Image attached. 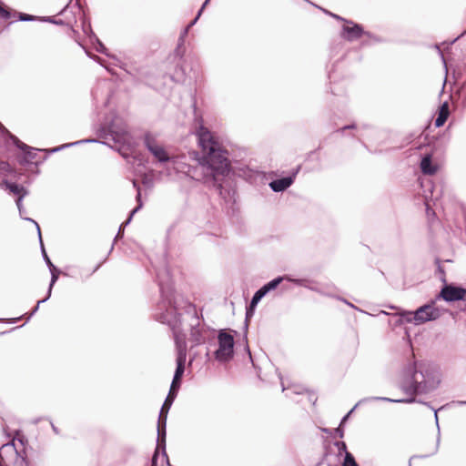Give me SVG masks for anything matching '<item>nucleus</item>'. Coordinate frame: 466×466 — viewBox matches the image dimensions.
Masks as SVG:
<instances>
[{"label":"nucleus","mask_w":466,"mask_h":466,"mask_svg":"<svg viewBox=\"0 0 466 466\" xmlns=\"http://www.w3.org/2000/svg\"><path fill=\"white\" fill-rule=\"evenodd\" d=\"M197 136L202 149V157L195 167L197 179L224 198L225 183L230 172L228 152L206 127H200Z\"/></svg>","instance_id":"nucleus-1"},{"label":"nucleus","mask_w":466,"mask_h":466,"mask_svg":"<svg viewBox=\"0 0 466 466\" xmlns=\"http://www.w3.org/2000/svg\"><path fill=\"white\" fill-rule=\"evenodd\" d=\"M440 381L439 376L429 364L416 361L406 367L401 389L410 396L406 400L414 399L415 402V395L434 390Z\"/></svg>","instance_id":"nucleus-2"},{"label":"nucleus","mask_w":466,"mask_h":466,"mask_svg":"<svg viewBox=\"0 0 466 466\" xmlns=\"http://www.w3.org/2000/svg\"><path fill=\"white\" fill-rule=\"evenodd\" d=\"M97 136L99 138L104 139V141L96 139V143L99 142L109 146L110 148H113V146H110L108 142L111 140L118 146L116 147V150H117L125 158L128 157L127 150L133 147V137L127 131L125 122L120 117L115 116L110 124L102 127L97 131Z\"/></svg>","instance_id":"nucleus-3"},{"label":"nucleus","mask_w":466,"mask_h":466,"mask_svg":"<svg viewBox=\"0 0 466 466\" xmlns=\"http://www.w3.org/2000/svg\"><path fill=\"white\" fill-rule=\"evenodd\" d=\"M156 274L162 297V301L158 305V309H165V312L157 315V319L161 323L175 328L180 322V319L179 314L173 305L171 299L168 271L167 269H157Z\"/></svg>","instance_id":"nucleus-4"},{"label":"nucleus","mask_w":466,"mask_h":466,"mask_svg":"<svg viewBox=\"0 0 466 466\" xmlns=\"http://www.w3.org/2000/svg\"><path fill=\"white\" fill-rule=\"evenodd\" d=\"M396 314L401 318L399 324L405 321L415 326L436 320L441 315V310L436 307V300H431L413 311L399 309Z\"/></svg>","instance_id":"nucleus-5"},{"label":"nucleus","mask_w":466,"mask_h":466,"mask_svg":"<svg viewBox=\"0 0 466 466\" xmlns=\"http://www.w3.org/2000/svg\"><path fill=\"white\" fill-rule=\"evenodd\" d=\"M218 348L215 351V358L220 362L228 361L234 355V338L226 330L221 329L218 335Z\"/></svg>","instance_id":"nucleus-6"},{"label":"nucleus","mask_w":466,"mask_h":466,"mask_svg":"<svg viewBox=\"0 0 466 466\" xmlns=\"http://www.w3.org/2000/svg\"><path fill=\"white\" fill-rule=\"evenodd\" d=\"M18 441L22 445L27 442V440L24 435L21 434L20 431H15V436L12 440L2 445V449L5 452H13L15 455V461L14 466H28V461L25 456H22L17 451L15 445V441Z\"/></svg>","instance_id":"nucleus-7"},{"label":"nucleus","mask_w":466,"mask_h":466,"mask_svg":"<svg viewBox=\"0 0 466 466\" xmlns=\"http://www.w3.org/2000/svg\"><path fill=\"white\" fill-rule=\"evenodd\" d=\"M171 407L162 405L161 410L159 411L158 420H157V449H162L164 455L166 453V427H167V413Z\"/></svg>","instance_id":"nucleus-8"},{"label":"nucleus","mask_w":466,"mask_h":466,"mask_svg":"<svg viewBox=\"0 0 466 466\" xmlns=\"http://www.w3.org/2000/svg\"><path fill=\"white\" fill-rule=\"evenodd\" d=\"M331 16L338 20H342L346 22V25H343L341 36L348 41H354L359 39L364 33L363 28L360 25L355 24L352 21H348L343 19L338 15L329 13Z\"/></svg>","instance_id":"nucleus-9"},{"label":"nucleus","mask_w":466,"mask_h":466,"mask_svg":"<svg viewBox=\"0 0 466 466\" xmlns=\"http://www.w3.org/2000/svg\"><path fill=\"white\" fill-rule=\"evenodd\" d=\"M466 295V289L461 287H457L452 284H445L441 289L440 294L438 295V299L441 298L447 302H454L459 300H463Z\"/></svg>","instance_id":"nucleus-10"},{"label":"nucleus","mask_w":466,"mask_h":466,"mask_svg":"<svg viewBox=\"0 0 466 466\" xmlns=\"http://www.w3.org/2000/svg\"><path fill=\"white\" fill-rule=\"evenodd\" d=\"M284 280H287L289 282H292V283H294V284H296L298 286H302V287H306L307 288V285H306L307 280L306 279H293V278H291L289 275H283V276H279V277L273 279L272 280L268 281V283L263 285L259 289L265 295H267L270 291L276 289Z\"/></svg>","instance_id":"nucleus-11"},{"label":"nucleus","mask_w":466,"mask_h":466,"mask_svg":"<svg viewBox=\"0 0 466 466\" xmlns=\"http://www.w3.org/2000/svg\"><path fill=\"white\" fill-rule=\"evenodd\" d=\"M175 342L177 348V376L179 375L181 370H185L187 360V343L184 338L175 335Z\"/></svg>","instance_id":"nucleus-12"},{"label":"nucleus","mask_w":466,"mask_h":466,"mask_svg":"<svg viewBox=\"0 0 466 466\" xmlns=\"http://www.w3.org/2000/svg\"><path fill=\"white\" fill-rule=\"evenodd\" d=\"M374 400H381V401H387V402H395V403H411V401H414V399L410 400H392L391 398L387 397H366L361 400H360L355 406L342 418L340 426L348 420L350 415L354 411L356 408H358L360 405L363 403H367L370 401Z\"/></svg>","instance_id":"nucleus-13"},{"label":"nucleus","mask_w":466,"mask_h":466,"mask_svg":"<svg viewBox=\"0 0 466 466\" xmlns=\"http://www.w3.org/2000/svg\"><path fill=\"white\" fill-rule=\"evenodd\" d=\"M184 371H185V370H181V372L179 373V375L177 376V370H175V374L173 377V380H172V383L170 386L169 392H168L163 405L169 406V407L172 406V404L177 397V394L178 392V390L180 388L181 379L184 374Z\"/></svg>","instance_id":"nucleus-14"},{"label":"nucleus","mask_w":466,"mask_h":466,"mask_svg":"<svg viewBox=\"0 0 466 466\" xmlns=\"http://www.w3.org/2000/svg\"><path fill=\"white\" fill-rule=\"evenodd\" d=\"M133 186L137 188V206L130 212V215L128 217V218L127 219V221L122 224L118 229V232L114 239V242H116V240L120 238L123 237V234H124V227H126L128 223H130L131 219H132V217L134 216L135 213H137L143 206L142 202H141V189L139 187V186L137 185V181L134 180L133 181Z\"/></svg>","instance_id":"nucleus-15"},{"label":"nucleus","mask_w":466,"mask_h":466,"mask_svg":"<svg viewBox=\"0 0 466 466\" xmlns=\"http://www.w3.org/2000/svg\"><path fill=\"white\" fill-rule=\"evenodd\" d=\"M294 183V177H285L272 180L268 186L274 192H283Z\"/></svg>","instance_id":"nucleus-16"},{"label":"nucleus","mask_w":466,"mask_h":466,"mask_svg":"<svg viewBox=\"0 0 466 466\" xmlns=\"http://www.w3.org/2000/svg\"><path fill=\"white\" fill-rule=\"evenodd\" d=\"M192 318L193 321L191 323L190 339L195 343V345H198L204 342V337L202 329L199 328L198 318L197 316Z\"/></svg>","instance_id":"nucleus-17"},{"label":"nucleus","mask_w":466,"mask_h":466,"mask_svg":"<svg viewBox=\"0 0 466 466\" xmlns=\"http://www.w3.org/2000/svg\"><path fill=\"white\" fill-rule=\"evenodd\" d=\"M11 138H12L14 144L15 145V147H17L20 150H22L25 153L26 160H33L35 158V156H36L35 150L36 149L23 143L16 137L13 136V135H11Z\"/></svg>","instance_id":"nucleus-18"},{"label":"nucleus","mask_w":466,"mask_h":466,"mask_svg":"<svg viewBox=\"0 0 466 466\" xmlns=\"http://www.w3.org/2000/svg\"><path fill=\"white\" fill-rule=\"evenodd\" d=\"M420 169L423 174L433 175L437 171V167L432 163L431 156L425 155L420 161Z\"/></svg>","instance_id":"nucleus-19"},{"label":"nucleus","mask_w":466,"mask_h":466,"mask_svg":"<svg viewBox=\"0 0 466 466\" xmlns=\"http://www.w3.org/2000/svg\"><path fill=\"white\" fill-rule=\"evenodd\" d=\"M149 152L160 164L168 162L170 159L169 155L161 144L152 148Z\"/></svg>","instance_id":"nucleus-20"},{"label":"nucleus","mask_w":466,"mask_h":466,"mask_svg":"<svg viewBox=\"0 0 466 466\" xmlns=\"http://www.w3.org/2000/svg\"><path fill=\"white\" fill-rule=\"evenodd\" d=\"M449 115V105L447 102H445L439 108L438 116L435 119V126L437 127H442L445 124L446 120L448 119Z\"/></svg>","instance_id":"nucleus-21"},{"label":"nucleus","mask_w":466,"mask_h":466,"mask_svg":"<svg viewBox=\"0 0 466 466\" xmlns=\"http://www.w3.org/2000/svg\"><path fill=\"white\" fill-rule=\"evenodd\" d=\"M28 221H31L33 222L35 227H36V229H37V233H38V238H39V241H40V244H41V249H42V254H43V258L47 265V267L49 268H55V266L54 264L52 263V261L50 260L49 257L47 256L46 252V249L44 248V244H43V241H42V236H41V231H40V227L39 225L37 224L36 221H35L34 219L32 218H26Z\"/></svg>","instance_id":"nucleus-22"},{"label":"nucleus","mask_w":466,"mask_h":466,"mask_svg":"<svg viewBox=\"0 0 466 466\" xmlns=\"http://www.w3.org/2000/svg\"><path fill=\"white\" fill-rule=\"evenodd\" d=\"M144 146L146 148L150 151L152 148L156 147L160 142L157 140V137L151 133H146L143 138Z\"/></svg>","instance_id":"nucleus-23"},{"label":"nucleus","mask_w":466,"mask_h":466,"mask_svg":"<svg viewBox=\"0 0 466 466\" xmlns=\"http://www.w3.org/2000/svg\"><path fill=\"white\" fill-rule=\"evenodd\" d=\"M6 188L15 195L25 197L27 190L23 187L15 183L5 182Z\"/></svg>","instance_id":"nucleus-24"},{"label":"nucleus","mask_w":466,"mask_h":466,"mask_svg":"<svg viewBox=\"0 0 466 466\" xmlns=\"http://www.w3.org/2000/svg\"><path fill=\"white\" fill-rule=\"evenodd\" d=\"M91 142H97V140H96L95 138L81 139V140H78V141H76V142L67 143V144H64L62 146L54 147V148L50 149V152L55 153V152L60 151V150H62L64 148H67V147H73V146H76V145H78V144L91 143Z\"/></svg>","instance_id":"nucleus-25"},{"label":"nucleus","mask_w":466,"mask_h":466,"mask_svg":"<svg viewBox=\"0 0 466 466\" xmlns=\"http://www.w3.org/2000/svg\"><path fill=\"white\" fill-rule=\"evenodd\" d=\"M50 269V272H51V281H50V284H49V288H48V290H47V295L48 297L51 296V292H52V289L55 285V283L57 281L58 279V276H59V270L55 267V268H49Z\"/></svg>","instance_id":"nucleus-26"},{"label":"nucleus","mask_w":466,"mask_h":466,"mask_svg":"<svg viewBox=\"0 0 466 466\" xmlns=\"http://www.w3.org/2000/svg\"><path fill=\"white\" fill-rule=\"evenodd\" d=\"M342 466H359L355 458L350 452H346Z\"/></svg>","instance_id":"nucleus-27"},{"label":"nucleus","mask_w":466,"mask_h":466,"mask_svg":"<svg viewBox=\"0 0 466 466\" xmlns=\"http://www.w3.org/2000/svg\"><path fill=\"white\" fill-rule=\"evenodd\" d=\"M49 298H50V297H48V295H47L44 299H41V300H38V301H37V304L35 306V308L32 309V311H31L29 314H27V316H26V320H27V321H28V320L33 317V315H35V314L36 313V311H37V310H38V309H39V305H40L41 303L46 302Z\"/></svg>","instance_id":"nucleus-28"},{"label":"nucleus","mask_w":466,"mask_h":466,"mask_svg":"<svg viewBox=\"0 0 466 466\" xmlns=\"http://www.w3.org/2000/svg\"><path fill=\"white\" fill-rule=\"evenodd\" d=\"M96 50L101 54H104L106 56H108V53H107V48L105 46V45L99 40L96 38Z\"/></svg>","instance_id":"nucleus-29"},{"label":"nucleus","mask_w":466,"mask_h":466,"mask_svg":"<svg viewBox=\"0 0 466 466\" xmlns=\"http://www.w3.org/2000/svg\"><path fill=\"white\" fill-rule=\"evenodd\" d=\"M25 197L23 196H19L15 201L16 203V206H17V208L19 210V213H20V216L23 218V212H24V208H23V204H22V201H23V198ZM24 219L27 220L26 218H23Z\"/></svg>","instance_id":"nucleus-30"},{"label":"nucleus","mask_w":466,"mask_h":466,"mask_svg":"<svg viewBox=\"0 0 466 466\" xmlns=\"http://www.w3.org/2000/svg\"><path fill=\"white\" fill-rule=\"evenodd\" d=\"M266 295L258 289L253 295L252 300H255L256 303H258Z\"/></svg>","instance_id":"nucleus-31"},{"label":"nucleus","mask_w":466,"mask_h":466,"mask_svg":"<svg viewBox=\"0 0 466 466\" xmlns=\"http://www.w3.org/2000/svg\"><path fill=\"white\" fill-rule=\"evenodd\" d=\"M19 19L21 21H34L36 19V16H34L32 15H28V14H24V13H21L19 15Z\"/></svg>","instance_id":"nucleus-32"},{"label":"nucleus","mask_w":466,"mask_h":466,"mask_svg":"<svg viewBox=\"0 0 466 466\" xmlns=\"http://www.w3.org/2000/svg\"><path fill=\"white\" fill-rule=\"evenodd\" d=\"M0 16L5 19H8L10 17V12L0 5Z\"/></svg>","instance_id":"nucleus-33"},{"label":"nucleus","mask_w":466,"mask_h":466,"mask_svg":"<svg viewBox=\"0 0 466 466\" xmlns=\"http://www.w3.org/2000/svg\"><path fill=\"white\" fill-rule=\"evenodd\" d=\"M201 13H202V12H200V10H199V11L198 12V15H197V16L195 17V19H194V20H192V21L190 22V24H189L187 27L190 28L191 26H193V25L197 23V21H198V19L199 18V16L201 15Z\"/></svg>","instance_id":"nucleus-34"},{"label":"nucleus","mask_w":466,"mask_h":466,"mask_svg":"<svg viewBox=\"0 0 466 466\" xmlns=\"http://www.w3.org/2000/svg\"><path fill=\"white\" fill-rule=\"evenodd\" d=\"M24 316H20L18 318H12L5 319L7 323H16L19 319H21Z\"/></svg>","instance_id":"nucleus-35"},{"label":"nucleus","mask_w":466,"mask_h":466,"mask_svg":"<svg viewBox=\"0 0 466 466\" xmlns=\"http://www.w3.org/2000/svg\"><path fill=\"white\" fill-rule=\"evenodd\" d=\"M188 30L189 28L188 27H186L183 32L180 34V36H179V40H183L186 38L187 33H188Z\"/></svg>","instance_id":"nucleus-36"},{"label":"nucleus","mask_w":466,"mask_h":466,"mask_svg":"<svg viewBox=\"0 0 466 466\" xmlns=\"http://www.w3.org/2000/svg\"><path fill=\"white\" fill-rule=\"evenodd\" d=\"M354 128H356V125L352 124V125H348V126L343 127L339 131L343 132L346 129H354Z\"/></svg>","instance_id":"nucleus-37"},{"label":"nucleus","mask_w":466,"mask_h":466,"mask_svg":"<svg viewBox=\"0 0 466 466\" xmlns=\"http://www.w3.org/2000/svg\"><path fill=\"white\" fill-rule=\"evenodd\" d=\"M258 303H256V302H255V300H252V299H251V300H250V303H249V306H248L249 311H251V310H255V309H256V307H257V305H258Z\"/></svg>","instance_id":"nucleus-38"},{"label":"nucleus","mask_w":466,"mask_h":466,"mask_svg":"<svg viewBox=\"0 0 466 466\" xmlns=\"http://www.w3.org/2000/svg\"><path fill=\"white\" fill-rule=\"evenodd\" d=\"M336 432L339 435V438L343 437V430L341 429V426L339 425V428L336 429Z\"/></svg>","instance_id":"nucleus-39"},{"label":"nucleus","mask_w":466,"mask_h":466,"mask_svg":"<svg viewBox=\"0 0 466 466\" xmlns=\"http://www.w3.org/2000/svg\"><path fill=\"white\" fill-rule=\"evenodd\" d=\"M253 314H254V310L249 311V309L248 308L247 311H246V319L250 318Z\"/></svg>","instance_id":"nucleus-40"},{"label":"nucleus","mask_w":466,"mask_h":466,"mask_svg":"<svg viewBox=\"0 0 466 466\" xmlns=\"http://www.w3.org/2000/svg\"><path fill=\"white\" fill-rule=\"evenodd\" d=\"M299 169H300V167L299 166L289 177H294V178H295L297 174L299 173Z\"/></svg>","instance_id":"nucleus-41"},{"label":"nucleus","mask_w":466,"mask_h":466,"mask_svg":"<svg viewBox=\"0 0 466 466\" xmlns=\"http://www.w3.org/2000/svg\"><path fill=\"white\" fill-rule=\"evenodd\" d=\"M210 0H205V2L203 3L201 8H200V12H202L204 10V8L208 5V4L209 3Z\"/></svg>","instance_id":"nucleus-42"},{"label":"nucleus","mask_w":466,"mask_h":466,"mask_svg":"<svg viewBox=\"0 0 466 466\" xmlns=\"http://www.w3.org/2000/svg\"><path fill=\"white\" fill-rule=\"evenodd\" d=\"M433 410H434V416H435V420H436V424H437V427L439 428V419H438V415H437V410H434L433 408H431Z\"/></svg>","instance_id":"nucleus-43"},{"label":"nucleus","mask_w":466,"mask_h":466,"mask_svg":"<svg viewBox=\"0 0 466 466\" xmlns=\"http://www.w3.org/2000/svg\"><path fill=\"white\" fill-rule=\"evenodd\" d=\"M91 58H93L95 61L98 62L101 64V58L97 56H90Z\"/></svg>","instance_id":"nucleus-44"},{"label":"nucleus","mask_w":466,"mask_h":466,"mask_svg":"<svg viewBox=\"0 0 466 466\" xmlns=\"http://www.w3.org/2000/svg\"><path fill=\"white\" fill-rule=\"evenodd\" d=\"M0 132H7L6 128L4 127V125L0 122Z\"/></svg>","instance_id":"nucleus-45"},{"label":"nucleus","mask_w":466,"mask_h":466,"mask_svg":"<svg viewBox=\"0 0 466 466\" xmlns=\"http://www.w3.org/2000/svg\"><path fill=\"white\" fill-rule=\"evenodd\" d=\"M439 445H440V435L438 436L436 448H435V451H434V452H433V453L437 452L438 448H439Z\"/></svg>","instance_id":"nucleus-46"},{"label":"nucleus","mask_w":466,"mask_h":466,"mask_svg":"<svg viewBox=\"0 0 466 466\" xmlns=\"http://www.w3.org/2000/svg\"><path fill=\"white\" fill-rule=\"evenodd\" d=\"M51 426H52V430L54 431V432L58 434V429L53 423H51Z\"/></svg>","instance_id":"nucleus-47"},{"label":"nucleus","mask_w":466,"mask_h":466,"mask_svg":"<svg viewBox=\"0 0 466 466\" xmlns=\"http://www.w3.org/2000/svg\"><path fill=\"white\" fill-rule=\"evenodd\" d=\"M184 42H185V39H183V40L178 39V47L181 46L182 45H184Z\"/></svg>","instance_id":"nucleus-48"},{"label":"nucleus","mask_w":466,"mask_h":466,"mask_svg":"<svg viewBox=\"0 0 466 466\" xmlns=\"http://www.w3.org/2000/svg\"><path fill=\"white\" fill-rule=\"evenodd\" d=\"M3 461H4V458H3V456L0 454V466H2V464H3Z\"/></svg>","instance_id":"nucleus-49"},{"label":"nucleus","mask_w":466,"mask_h":466,"mask_svg":"<svg viewBox=\"0 0 466 466\" xmlns=\"http://www.w3.org/2000/svg\"><path fill=\"white\" fill-rule=\"evenodd\" d=\"M466 34V30L462 32L455 40H457L459 37L463 36Z\"/></svg>","instance_id":"nucleus-50"},{"label":"nucleus","mask_w":466,"mask_h":466,"mask_svg":"<svg viewBox=\"0 0 466 466\" xmlns=\"http://www.w3.org/2000/svg\"><path fill=\"white\" fill-rule=\"evenodd\" d=\"M426 206H427V210L429 211V202L427 199H426Z\"/></svg>","instance_id":"nucleus-51"},{"label":"nucleus","mask_w":466,"mask_h":466,"mask_svg":"<svg viewBox=\"0 0 466 466\" xmlns=\"http://www.w3.org/2000/svg\"><path fill=\"white\" fill-rule=\"evenodd\" d=\"M2 165H3V166H8V164H7V163H5V162H2V163H1V166H2Z\"/></svg>","instance_id":"nucleus-52"},{"label":"nucleus","mask_w":466,"mask_h":466,"mask_svg":"<svg viewBox=\"0 0 466 466\" xmlns=\"http://www.w3.org/2000/svg\"><path fill=\"white\" fill-rule=\"evenodd\" d=\"M45 21H49V22H53L52 19L48 18V19H45Z\"/></svg>","instance_id":"nucleus-53"},{"label":"nucleus","mask_w":466,"mask_h":466,"mask_svg":"<svg viewBox=\"0 0 466 466\" xmlns=\"http://www.w3.org/2000/svg\"><path fill=\"white\" fill-rule=\"evenodd\" d=\"M113 249H114V244L112 245L110 251H112Z\"/></svg>","instance_id":"nucleus-54"},{"label":"nucleus","mask_w":466,"mask_h":466,"mask_svg":"<svg viewBox=\"0 0 466 466\" xmlns=\"http://www.w3.org/2000/svg\"><path fill=\"white\" fill-rule=\"evenodd\" d=\"M167 464H168V466H172L169 462Z\"/></svg>","instance_id":"nucleus-55"},{"label":"nucleus","mask_w":466,"mask_h":466,"mask_svg":"<svg viewBox=\"0 0 466 466\" xmlns=\"http://www.w3.org/2000/svg\"><path fill=\"white\" fill-rule=\"evenodd\" d=\"M464 404H466V401L464 402Z\"/></svg>","instance_id":"nucleus-56"}]
</instances>
